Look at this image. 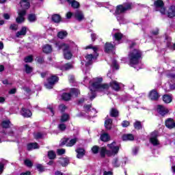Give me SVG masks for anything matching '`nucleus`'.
<instances>
[{"label":"nucleus","instance_id":"1","mask_svg":"<svg viewBox=\"0 0 175 175\" xmlns=\"http://www.w3.org/2000/svg\"><path fill=\"white\" fill-rule=\"evenodd\" d=\"M129 65L137 70L142 69V51L134 49L129 54Z\"/></svg>","mask_w":175,"mask_h":175},{"label":"nucleus","instance_id":"2","mask_svg":"<svg viewBox=\"0 0 175 175\" xmlns=\"http://www.w3.org/2000/svg\"><path fill=\"white\" fill-rule=\"evenodd\" d=\"M101 81H103L102 77H96L93 79V82L90 81V86L89 88L92 92V96H90L91 100L96 96L95 91L97 90H98V91H105V90L109 89V85L107 84H101Z\"/></svg>","mask_w":175,"mask_h":175},{"label":"nucleus","instance_id":"3","mask_svg":"<svg viewBox=\"0 0 175 175\" xmlns=\"http://www.w3.org/2000/svg\"><path fill=\"white\" fill-rule=\"evenodd\" d=\"M107 146L111 149V150H107L105 147L100 148V155L102 158H105V155H107L108 157H114L118 154V151H120V146H116V142L108 144Z\"/></svg>","mask_w":175,"mask_h":175},{"label":"nucleus","instance_id":"4","mask_svg":"<svg viewBox=\"0 0 175 175\" xmlns=\"http://www.w3.org/2000/svg\"><path fill=\"white\" fill-rule=\"evenodd\" d=\"M21 8L23 9L22 10L18 11V17L16 18V21L18 24H21L25 21V18L24 17L27 14V9H29V0H21L20 2Z\"/></svg>","mask_w":175,"mask_h":175},{"label":"nucleus","instance_id":"5","mask_svg":"<svg viewBox=\"0 0 175 175\" xmlns=\"http://www.w3.org/2000/svg\"><path fill=\"white\" fill-rule=\"evenodd\" d=\"M74 44H75V42H70V44L57 42L56 43L55 46L57 50H61V49L63 50L64 56L66 59H70V58H72V56L73 55L72 54V52L69 51V49H70V47H73Z\"/></svg>","mask_w":175,"mask_h":175},{"label":"nucleus","instance_id":"6","mask_svg":"<svg viewBox=\"0 0 175 175\" xmlns=\"http://www.w3.org/2000/svg\"><path fill=\"white\" fill-rule=\"evenodd\" d=\"M85 50H88V49H92L93 51L94 52V54H90L85 56L86 59V63L85 66H90L92 64V61L94 59H96V57H98V53H96V51H98V46H93L92 44H90L89 46H87L85 48Z\"/></svg>","mask_w":175,"mask_h":175},{"label":"nucleus","instance_id":"7","mask_svg":"<svg viewBox=\"0 0 175 175\" xmlns=\"http://www.w3.org/2000/svg\"><path fill=\"white\" fill-rule=\"evenodd\" d=\"M79 141L77 137L70 139L69 138H64L60 141V146H66L67 147H73Z\"/></svg>","mask_w":175,"mask_h":175},{"label":"nucleus","instance_id":"8","mask_svg":"<svg viewBox=\"0 0 175 175\" xmlns=\"http://www.w3.org/2000/svg\"><path fill=\"white\" fill-rule=\"evenodd\" d=\"M129 9H132V3H129L126 4L124 6L122 5H120L117 6L116 14H121L124 13V12H126V10H129Z\"/></svg>","mask_w":175,"mask_h":175},{"label":"nucleus","instance_id":"9","mask_svg":"<svg viewBox=\"0 0 175 175\" xmlns=\"http://www.w3.org/2000/svg\"><path fill=\"white\" fill-rule=\"evenodd\" d=\"M156 12H160L161 14H165L166 10L163 7V1L162 0H157L154 3Z\"/></svg>","mask_w":175,"mask_h":175},{"label":"nucleus","instance_id":"10","mask_svg":"<svg viewBox=\"0 0 175 175\" xmlns=\"http://www.w3.org/2000/svg\"><path fill=\"white\" fill-rule=\"evenodd\" d=\"M58 77L57 76H51L49 79H48V83H45V87L48 90H51L53 87H54V84L55 83H58Z\"/></svg>","mask_w":175,"mask_h":175},{"label":"nucleus","instance_id":"11","mask_svg":"<svg viewBox=\"0 0 175 175\" xmlns=\"http://www.w3.org/2000/svg\"><path fill=\"white\" fill-rule=\"evenodd\" d=\"M150 143L152 146H159V141L158 140V131H154L150 134Z\"/></svg>","mask_w":175,"mask_h":175},{"label":"nucleus","instance_id":"12","mask_svg":"<svg viewBox=\"0 0 175 175\" xmlns=\"http://www.w3.org/2000/svg\"><path fill=\"white\" fill-rule=\"evenodd\" d=\"M126 163V159H122V160H119L118 158H115L112 161V165L113 167H120V166H125Z\"/></svg>","mask_w":175,"mask_h":175},{"label":"nucleus","instance_id":"13","mask_svg":"<svg viewBox=\"0 0 175 175\" xmlns=\"http://www.w3.org/2000/svg\"><path fill=\"white\" fill-rule=\"evenodd\" d=\"M84 109L85 111L88 113V114L90 116V117H95V115L96 114V109L92 108L91 109V105H85Z\"/></svg>","mask_w":175,"mask_h":175},{"label":"nucleus","instance_id":"14","mask_svg":"<svg viewBox=\"0 0 175 175\" xmlns=\"http://www.w3.org/2000/svg\"><path fill=\"white\" fill-rule=\"evenodd\" d=\"M157 113H160L161 116H165V114H167V113H169V109L162 105H158Z\"/></svg>","mask_w":175,"mask_h":175},{"label":"nucleus","instance_id":"15","mask_svg":"<svg viewBox=\"0 0 175 175\" xmlns=\"http://www.w3.org/2000/svg\"><path fill=\"white\" fill-rule=\"evenodd\" d=\"M149 98L151 99V100H158L159 98V94H158V92H157V90H153L150 91Z\"/></svg>","mask_w":175,"mask_h":175},{"label":"nucleus","instance_id":"16","mask_svg":"<svg viewBox=\"0 0 175 175\" xmlns=\"http://www.w3.org/2000/svg\"><path fill=\"white\" fill-rule=\"evenodd\" d=\"M114 47H116V45H113L110 42H107L105 46V53H113V51H114Z\"/></svg>","mask_w":175,"mask_h":175},{"label":"nucleus","instance_id":"17","mask_svg":"<svg viewBox=\"0 0 175 175\" xmlns=\"http://www.w3.org/2000/svg\"><path fill=\"white\" fill-rule=\"evenodd\" d=\"M73 16L78 21H83L84 20V14L80 10L76 11Z\"/></svg>","mask_w":175,"mask_h":175},{"label":"nucleus","instance_id":"18","mask_svg":"<svg viewBox=\"0 0 175 175\" xmlns=\"http://www.w3.org/2000/svg\"><path fill=\"white\" fill-rule=\"evenodd\" d=\"M122 86V84L119 83L116 81H113L110 83V87H111L113 90H115V91H118Z\"/></svg>","mask_w":175,"mask_h":175},{"label":"nucleus","instance_id":"19","mask_svg":"<svg viewBox=\"0 0 175 175\" xmlns=\"http://www.w3.org/2000/svg\"><path fill=\"white\" fill-rule=\"evenodd\" d=\"M165 42L167 43V47L171 49V50H175V44L172 43V38L169 36L165 37Z\"/></svg>","mask_w":175,"mask_h":175},{"label":"nucleus","instance_id":"20","mask_svg":"<svg viewBox=\"0 0 175 175\" xmlns=\"http://www.w3.org/2000/svg\"><path fill=\"white\" fill-rule=\"evenodd\" d=\"M165 126H167V128H168L169 129H172V128H174L175 126L174 120H173V119L172 118H168L165 121Z\"/></svg>","mask_w":175,"mask_h":175},{"label":"nucleus","instance_id":"21","mask_svg":"<svg viewBox=\"0 0 175 175\" xmlns=\"http://www.w3.org/2000/svg\"><path fill=\"white\" fill-rule=\"evenodd\" d=\"M21 114L23 117H26L27 118L31 117L32 116V112L29 111V109H26L25 108H22V110L21 111Z\"/></svg>","mask_w":175,"mask_h":175},{"label":"nucleus","instance_id":"22","mask_svg":"<svg viewBox=\"0 0 175 175\" xmlns=\"http://www.w3.org/2000/svg\"><path fill=\"white\" fill-rule=\"evenodd\" d=\"M167 16L170 18L175 17V6H170L167 11Z\"/></svg>","mask_w":175,"mask_h":175},{"label":"nucleus","instance_id":"23","mask_svg":"<svg viewBox=\"0 0 175 175\" xmlns=\"http://www.w3.org/2000/svg\"><path fill=\"white\" fill-rule=\"evenodd\" d=\"M27 35V27H23L21 31L16 33V38H20V36H25Z\"/></svg>","mask_w":175,"mask_h":175},{"label":"nucleus","instance_id":"24","mask_svg":"<svg viewBox=\"0 0 175 175\" xmlns=\"http://www.w3.org/2000/svg\"><path fill=\"white\" fill-rule=\"evenodd\" d=\"M67 2H68L70 5H71L73 9H77L80 6V3L75 0H67Z\"/></svg>","mask_w":175,"mask_h":175},{"label":"nucleus","instance_id":"25","mask_svg":"<svg viewBox=\"0 0 175 175\" xmlns=\"http://www.w3.org/2000/svg\"><path fill=\"white\" fill-rule=\"evenodd\" d=\"M42 51L46 54H49L53 51V48L49 44H46L43 46Z\"/></svg>","mask_w":175,"mask_h":175},{"label":"nucleus","instance_id":"26","mask_svg":"<svg viewBox=\"0 0 175 175\" xmlns=\"http://www.w3.org/2000/svg\"><path fill=\"white\" fill-rule=\"evenodd\" d=\"M113 124V120L111 119H107L105 122V126L106 129L110 131L111 129V125Z\"/></svg>","mask_w":175,"mask_h":175},{"label":"nucleus","instance_id":"27","mask_svg":"<svg viewBox=\"0 0 175 175\" xmlns=\"http://www.w3.org/2000/svg\"><path fill=\"white\" fill-rule=\"evenodd\" d=\"M122 139L124 142H126L128 140H134L135 137H133V135L132 134H126L122 137Z\"/></svg>","mask_w":175,"mask_h":175},{"label":"nucleus","instance_id":"28","mask_svg":"<svg viewBox=\"0 0 175 175\" xmlns=\"http://www.w3.org/2000/svg\"><path fill=\"white\" fill-rule=\"evenodd\" d=\"M36 148H39L38 143H31L27 145V150L29 151H31V150H35Z\"/></svg>","mask_w":175,"mask_h":175},{"label":"nucleus","instance_id":"29","mask_svg":"<svg viewBox=\"0 0 175 175\" xmlns=\"http://www.w3.org/2000/svg\"><path fill=\"white\" fill-rule=\"evenodd\" d=\"M84 150L83 148H78L76 150V152L77 153V157L79 158V159L83 158L84 157Z\"/></svg>","mask_w":175,"mask_h":175},{"label":"nucleus","instance_id":"30","mask_svg":"<svg viewBox=\"0 0 175 175\" xmlns=\"http://www.w3.org/2000/svg\"><path fill=\"white\" fill-rule=\"evenodd\" d=\"M59 162L62 165V166H68V165L69 164V159L61 158Z\"/></svg>","mask_w":175,"mask_h":175},{"label":"nucleus","instance_id":"31","mask_svg":"<svg viewBox=\"0 0 175 175\" xmlns=\"http://www.w3.org/2000/svg\"><path fill=\"white\" fill-rule=\"evenodd\" d=\"M100 140H102V142H109V140H110V135L106 133H103L100 135Z\"/></svg>","mask_w":175,"mask_h":175},{"label":"nucleus","instance_id":"32","mask_svg":"<svg viewBox=\"0 0 175 175\" xmlns=\"http://www.w3.org/2000/svg\"><path fill=\"white\" fill-rule=\"evenodd\" d=\"M163 100L165 102V103H170L172 102V96L165 94L163 96Z\"/></svg>","mask_w":175,"mask_h":175},{"label":"nucleus","instance_id":"33","mask_svg":"<svg viewBox=\"0 0 175 175\" xmlns=\"http://www.w3.org/2000/svg\"><path fill=\"white\" fill-rule=\"evenodd\" d=\"M119 114L118 110L116 108H112L110 110V116L111 117H117Z\"/></svg>","mask_w":175,"mask_h":175},{"label":"nucleus","instance_id":"34","mask_svg":"<svg viewBox=\"0 0 175 175\" xmlns=\"http://www.w3.org/2000/svg\"><path fill=\"white\" fill-rule=\"evenodd\" d=\"M27 19L29 20V23H35L36 21V15L34 14H30L28 15Z\"/></svg>","mask_w":175,"mask_h":175},{"label":"nucleus","instance_id":"35","mask_svg":"<svg viewBox=\"0 0 175 175\" xmlns=\"http://www.w3.org/2000/svg\"><path fill=\"white\" fill-rule=\"evenodd\" d=\"M167 87H164V90L165 92H170V91H173V90H175V86L174 85H169V83L166 84Z\"/></svg>","mask_w":175,"mask_h":175},{"label":"nucleus","instance_id":"36","mask_svg":"<svg viewBox=\"0 0 175 175\" xmlns=\"http://www.w3.org/2000/svg\"><path fill=\"white\" fill-rule=\"evenodd\" d=\"M52 21H53L54 23H59L61 21V16L58 14L53 15Z\"/></svg>","mask_w":175,"mask_h":175},{"label":"nucleus","instance_id":"37","mask_svg":"<svg viewBox=\"0 0 175 175\" xmlns=\"http://www.w3.org/2000/svg\"><path fill=\"white\" fill-rule=\"evenodd\" d=\"M62 98L64 100H70V98H72V95L69 93H64L62 95Z\"/></svg>","mask_w":175,"mask_h":175},{"label":"nucleus","instance_id":"38","mask_svg":"<svg viewBox=\"0 0 175 175\" xmlns=\"http://www.w3.org/2000/svg\"><path fill=\"white\" fill-rule=\"evenodd\" d=\"M73 68V65L72 64L68 63L66 64L62 68V70H69V69H72Z\"/></svg>","mask_w":175,"mask_h":175},{"label":"nucleus","instance_id":"39","mask_svg":"<svg viewBox=\"0 0 175 175\" xmlns=\"http://www.w3.org/2000/svg\"><path fill=\"white\" fill-rule=\"evenodd\" d=\"M57 157V154H55V152L53 150H50L48 152V157L49 159H54Z\"/></svg>","mask_w":175,"mask_h":175},{"label":"nucleus","instance_id":"40","mask_svg":"<svg viewBox=\"0 0 175 175\" xmlns=\"http://www.w3.org/2000/svg\"><path fill=\"white\" fill-rule=\"evenodd\" d=\"M113 38H115V40H116L118 41L121 40V39H122V33L118 31V32L114 33Z\"/></svg>","mask_w":175,"mask_h":175},{"label":"nucleus","instance_id":"41","mask_svg":"<svg viewBox=\"0 0 175 175\" xmlns=\"http://www.w3.org/2000/svg\"><path fill=\"white\" fill-rule=\"evenodd\" d=\"M68 33L66 31H59L57 34L58 38L60 39H64V38H66Z\"/></svg>","mask_w":175,"mask_h":175},{"label":"nucleus","instance_id":"42","mask_svg":"<svg viewBox=\"0 0 175 175\" xmlns=\"http://www.w3.org/2000/svg\"><path fill=\"white\" fill-rule=\"evenodd\" d=\"M61 122H66V121H68L69 120V116L66 113H64L61 117Z\"/></svg>","mask_w":175,"mask_h":175},{"label":"nucleus","instance_id":"43","mask_svg":"<svg viewBox=\"0 0 175 175\" xmlns=\"http://www.w3.org/2000/svg\"><path fill=\"white\" fill-rule=\"evenodd\" d=\"M47 110L50 116H54V107H53V105H49L47 108Z\"/></svg>","mask_w":175,"mask_h":175},{"label":"nucleus","instance_id":"44","mask_svg":"<svg viewBox=\"0 0 175 175\" xmlns=\"http://www.w3.org/2000/svg\"><path fill=\"white\" fill-rule=\"evenodd\" d=\"M70 94L72 95H75V96H77L80 94V91L76 88H72L70 90Z\"/></svg>","mask_w":175,"mask_h":175},{"label":"nucleus","instance_id":"45","mask_svg":"<svg viewBox=\"0 0 175 175\" xmlns=\"http://www.w3.org/2000/svg\"><path fill=\"white\" fill-rule=\"evenodd\" d=\"M1 125L3 128H9V126H10V121L9 120L3 121Z\"/></svg>","mask_w":175,"mask_h":175},{"label":"nucleus","instance_id":"46","mask_svg":"<svg viewBox=\"0 0 175 175\" xmlns=\"http://www.w3.org/2000/svg\"><path fill=\"white\" fill-rule=\"evenodd\" d=\"M25 68L26 73H31L32 70H33V68H32V67L29 66L28 64H26Z\"/></svg>","mask_w":175,"mask_h":175},{"label":"nucleus","instance_id":"47","mask_svg":"<svg viewBox=\"0 0 175 175\" xmlns=\"http://www.w3.org/2000/svg\"><path fill=\"white\" fill-rule=\"evenodd\" d=\"M24 61L26 63L32 62V61H33V57L32 55H29V56L25 57Z\"/></svg>","mask_w":175,"mask_h":175},{"label":"nucleus","instance_id":"48","mask_svg":"<svg viewBox=\"0 0 175 175\" xmlns=\"http://www.w3.org/2000/svg\"><path fill=\"white\" fill-rule=\"evenodd\" d=\"M25 165L27 166V167H32L33 164L32 163V161H31V160L26 159L25 160Z\"/></svg>","mask_w":175,"mask_h":175},{"label":"nucleus","instance_id":"49","mask_svg":"<svg viewBox=\"0 0 175 175\" xmlns=\"http://www.w3.org/2000/svg\"><path fill=\"white\" fill-rule=\"evenodd\" d=\"M134 127L135 129H142V123L139 121H137L134 123Z\"/></svg>","mask_w":175,"mask_h":175},{"label":"nucleus","instance_id":"50","mask_svg":"<svg viewBox=\"0 0 175 175\" xmlns=\"http://www.w3.org/2000/svg\"><path fill=\"white\" fill-rule=\"evenodd\" d=\"M5 163H6V161H3V163H0V174L3 173V167H5Z\"/></svg>","mask_w":175,"mask_h":175},{"label":"nucleus","instance_id":"51","mask_svg":"<svg viewBox=\"0 0 175 175\" xmlns=\"http://www.w3.org/2000/svg\"><path fill=\"white\" fill-rule=\"evenodd\" d=\"M36 167L38 172H44V167H43V165H42L41 164H37Z\"/></svg>","mask_w":175,"mask_h":175},{"label":"nucleus","instance_id":"52","mask_svg":"<svg viewBox=\"0 0 175 175\" xmlns=\"http://www.w3.org/2000/svg\"><path fill=\"white\" fill-rule=\"evenodd\" d=\"M10 29H12V31H17L18 29V25L16 24H13L10 26Z\"/></svg>","mask_w":175,"mask_h":175},{"label":"nucleus","instance_id":"53","mask_svg":"<svg viewBox=\"0 0 175 175\" xmlns=\"http://www.w3.org/2000/svg\"><path fill=\"white\" fill-rule=\"evenodd\" d=\"M92 151L94 154H98V151H99V147L96 146H93Z\"/></svg>","mask_w":175,"mask_h":175},{"label":"nucleus","instance_id":"54","mask_svg":"<svg viewBox=\"0 0 175 175\" xmlns=\"http://www.w3.org/2000/svg\"><path fill=\"white\" fill-rule=\"evenodd\" d=\"M129 121L124 120L122 122V126H123V128H126V126H129Z\"/></svg>","mask_w":175,"mask_h":175},{"label":"nucleus","instance_id":"55","mask_svg":"<svg viewBox=\"0 0 175 175\" xmlns=\"http://www.w3.org/2000/svg\"><path fill=\"white\" fill-rule=\"evenodd\" d=\"M34 137L36 139H42V137H43V134H42V133H37L34 134Z\"/></svg>","mask_w":175,"mask_h":175},{"label":"nucleus","instance_id":"56","mask_svg":"<svg viewBox=\"0 0 175 175\" xmlns=\"http://www.w3.org/2000/svg\"><path fill=\"white\" fill-rule=\"evenodd\" d=\"M112 66L115 69H118V64H117V61L113 60V62H112Z\"/></svg>","mask_w":175,"mask_h":175},{"label":"nucleus","instance_id":"57","mask_svg":"<svg viewBox=\"0 0 175 175\" xmlns=\"http://www.w3.org/2000/svg\"><path fill=\"white\" fill-rule=\"evenodd\" d=\"M59 129L60 131H65V129H66V126L64 124H61L59 125Z\"/></svg>","mask_w":175,"mask_h":175},{"label":"nucleus","instance_id":"58","mask_svg":"<svg viewBox=\"0 0 175 175\" xmlns=\"http://www.w3.org/2000/svg\"><path fill=\"white\" fill-rule=\"evenodd\" d=\"M166 75L170 78V79H173L175 77L174 74H173V72H167Z\"/></svg>","mask_w":175,"mask_h":175},{"label":"nucleus","instance_id":"59","mask_svg":"<svg viewBox=\"0 0 175 175\" xmlns=\"http://www.w3.org/2000/svg\"><path fill=\"white\" fill-rule=\"evenodd\" d=\"M59 109L60 110V111H65V110H66V106H65L64 105H61L59 107Z\"/></svg>","mask_w":175,"mask_h":175},{"label":"nucleus","instance_id":"60","mask_svg":"<svg viewBox=\"0 0 175 175\" xmlns=\"http://www.w3.org/2000/svg\"><path fill=\"white\" fill-rule=\"evenodd\" d=\"M65 153V149H57L58 155H62Z\"/></svg>","mask_w":175,"mask_h":175},{"label":"nucleus","instance_id":"61","mask_svg":"<svg viewBox=\"0 0 175 175\" xmlns=\"http://www.w3.org/2000/svg\"><path fill=\"white\" fill-rule=\"evenodd\" d=\"M91 38H92V42H95V40L96 39V34L92 33L91 34Z\"/></svg>","mask_w":175,"mask_h":175},{"label":"nucleus","instance_id":"62","mask_svg":"<svg viewBox=\"0 0 175 175\" xmlns=\"http://www.w3.org/2000/svg\"><path fill=\"white\" fill-rule=\"evenodd\" d=\"M138 152H139V148H135L133 150V155H136Z\"/></svg>","mask_w":175,"mask_h":175},{"label":"nucleus","instance_id":"63","mask_svg":"<svg viewBox=\"0 0 175 175\" xmlns=\"http://www.w3.org/2000/svg\"><path fill=\"white\" fill-rule=\"evenodd\" d=\"M72 16H73V14L70 12H69L66 14L67 18H70Z\"/></svg>","mask_w":175,"mask_h":175},{"label":"nucleus","instance_id":"64","mask_svg":"<svg viewBox=\"0 0 175 175\" xmlns=\"http://www.w3.org/2000/svg\"><path fill=\"white\" fill-rule=\"evenodd\" d=\"M103 175H113V172L111 171H108V172H104Z\"/></svg>","mask_w":175,"mask_h":175}]
</instances>
